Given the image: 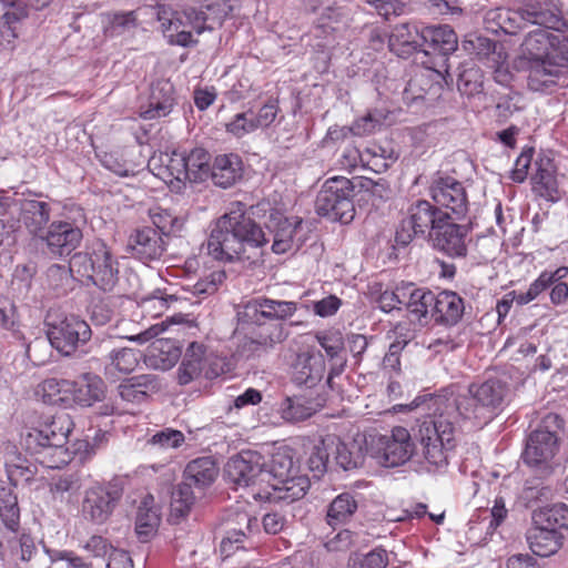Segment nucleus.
I'll return each instance as SVG.
<instances>
[{
    "label": "nucleus",
    "instance_id": "f257e3e1",
    "mask_svg": "<svg viewBox=\"0 0 568 568\" xmlns=\"http://www.w3.org/2000/svg\"><path fill=\"white\" fill-rule=\"evenodd\" d=\"M508 394L507 383L490 376L473 383L466 395H456L452 388L439 394H425L412 402L423 420L418 424L417 438L422 446L426 469L443 471L448 466V455L455 447L456 427L462 422L481 426L494 418Z\"/></svg>",
    "mask_w": 568,
    "mask_h": 568
},
{
    "label": "nucleus",
    "instance_id": "f03ea898",
    "mask_svg": "<svg viewBox=\"0 0 568 568\" xmlns=\"http://www.w3.org/2000/svg\"><path fill=\"white\" fill-rule=\"evenodd\" d=\"M520 51L527 61L528 88L550 91L568 70V31L536 28L525 37Z\"/></svg>",
    "mask_w": 568,
    "mask_h": 568
},
{
    "label": "nucleus",
    "instance_id": "7ed1b4c3",
    "mask_svg": "<svg viewBox=\"0 0 568 568\" xmlns=\"http://www.w3.org/2000/svg\"><path fill=\"white\" fill-rule=\"evenodd\" d=\"M268 241L261 225L239 206L215 221L207 239V253L220 262L251 260Z\"/></svg>",
    "mask_w": 568,
    "mask_h": 568
},
{
    "label": "nucleus",
    "instance_id": "20e7f679",
    "mask_svg": "<svg viewBox=\"0 0 568 568\" xmlns=\"http://www.w3.org/2000/svg\"><path fill=\"white\" fill-rule=\"evenodd\" d=\"M73 427L72 417L68 413H59L38 426L26 427L21 444L43 467L61 468L71 460L65 445Z\"/></svg>",
    "mask_w": 568,
    "mask_h": 568
},
{
    "label": "nucleus",
    "instance_id": "39448f33",
    "mask_svg": "<svg viewBox=\"0 0 568 568\" xmlns=\"http://www.w3.org/2000/svg\"><path fill=\"white\" fill-rule=\"evenodd\" d=\"M69 274L101 291L111 292L119 281V261L106 244L99 241L92 244L90 251L75 253L68 268L54 264L48 270L49 277L68 280Z\"/></svg>",
    "mask_w": 568,
    "mask_h": 568
},
{
    "label": "nucleus",
    "instance_id": "423d86ee",
    "mask_svg": "<svg viewBox=\"0 0 568 568\" xmlns=\"http://www.w3.org/2000/svg\"><path fill=\"white\" fill-rule=\"evenodd\" d=\"M354 184L345 176H332L327 179L317 194L315 206L321 216L334 221L348 223L353 220L354 209Z\"/></svg>",
    "mask_w": 568,
    "mask_h": 568
},
{
    "label": "nucleus",
    "instance_id": "0eeeda50",
    "mask_svg": "<svg viewBox=\"0 0 568 568\" xmlns=\"http://www.w3.org/2000/svg\"><path fill=\"white\" fill-rule=\"evenodd\" d=\"M448 214L426 200H417L409 205L406 217L396 231V243L407 245L415 236H424L430 232L434 235L439 225L446 222Z\"/></svg>",
    "mask_w": 568,
    "mask_h": 568
},
{
    "label": "nucleus",
    "instance_id": "6e6552de",
    "mask_svg": "<svg viewBox=\"0 0 568 568\" xmlns=\"http://www.w3.org/2000/svg\"><path fill=\"white\" fill-rule=\"evenodd\" d=\"M47 338L51 346L64 356L72 355L85 345L92 335L89 324L77 315H64L45 322Z\"/></svg>",
    "mask_w": 568,
    "mask_h": 568
},
{
    "label": "nucleus",
    "instance_id": "1a4fd4ad",
    "mask_svg": "<svg viewBox=\"0 0 568 568\" xmlns=\"http://www.w3.org/2000/svg\"><path fill=\"white\" fill-rule=\"evenodd\" d=\"M158 20L164 36L171 44L189 47L193 41L192 31L204 32L206 14L202 10L190 7L182 12H169L164 7L158 10Z\"/></svg>",
    "mask_w": 568,
    "mask_h": 568
},
{
    "label": "nucleus",
    "instance_id": "9d476101",
    "mask_svg": "<svg viewBox=\"0 0 568 568\" xmlns=\"http://www.w3.org/2000/svg\"><path fill=\"white\" fill-rule=\"evenodd\" d=\"M265 458L257 452L243 450L231 457L225 465V477L237 487H251L252 495L263 491L264 481L270 477L264 473Z\"/></svg>",
    "mask_w": 568,
    "mask_h": 568
},
{
    "label": "nucleus",
    "instance_id": "9b49d317",
    "mask_svg": "<svg viewBox=\"0 0 568 568\" xmlns=\"http://www.w3.org/2000/svg\"><path fill=\"white\" fill-rule=\"evenodd\" d=\"M373 455L385 467H397L408 462L415 450V445L407 428L396 426L390 435H379L373 438Z\"/></svg>",
    "mask_w": 568,
    "mask_h": 568
},
{
    "label": "nucleus",
    "instance_id": "f8f14e48",
    "mask_svg": "<svg viewBox=\"0 0 568 568\" xmlns=\"http://www.w3.org/2000/svg\"><path fill=\"white\" fill-rule=\"evenodd\" d=\"M418 63L422 68L415 72L403 90V99L407 104L424 99L426 94H430L433 99L439 97L446 84L443 59L430 63L420 60Z\"/></svg>",
    "mask_w": 568,
    "mask_h": 568
},
{
    "label": "nucleus",
    "instance_id": "ddd939ff",
    "mask_svg": "<svg viewBox=\"0 0 568 568\" xmlns=\"http://www.w3.org/2000/svg\"><path fill=\"white\" fill-rule=\"evenodd\" d=\"M557 450L558 439L556 434L544 426H539L528 436L523 459L529 467L546 475L552 469Z\"/></svg>",
    "mask_w": 568,
    "mask_h": 568
},
{
    "label": "nucleus",
    "instance_id": "4468645a",
    "mask_svg": "<svg viewBox=\"0 0 568 568\" xmlns=\"http://www.w3.org/2000/svg\"><path fill=\"white\" fill-rule=\"evenodd\" d=\"M265 225L273 235L272 251L275 254L296 251L304 243L303 220L301 217H287L278 211H273L270 213Z\"/></svg>",
    "mask_w": 568,
    "mask_h": 568
},
{
    "label": "nucleus",
    "instance_id": "2eb2a0df",
    "mask_svg": "<svg viewBox=\"0 0 568 568\" xmlns=\"http://www.w3.org/2000/svg\"><path fill=\"white\" fill-rule=\"evenodd\" d=\"M429 193L434 202L446 212H450L454 219L465 216L468 210L466 190L462 182L453 176H439L430 185Z\"/></svg>",
    "mask_w": 568,
    "mask_h": 568
},
{
    "label": "nucleus",
    "instance_id": "dca6fc26",
    "mask_svg": "<svg viewBox=\"0 0 568 568\" xmlns=\"http://www.w3.org/2000/svg\"><path fill=\"white\" fill-rule=\"evenodd\" d=\"M278 110L277 102L270 100L257 111L250 109L235 114L225 124V131L236 139H242L257 130L267 129L275 121Z\"/></svg>",
    "mask_w": 568,
    "mask_h": 568
},
{
    "label": "nucleus",
    "instance_id": "f3484780",
    "mask_svg": "<svg viewBox=\"0 0 568 568\" xmlns=\"http://www.w3.org/2000/svg\"><path fill=\"white\" fill-rule=\"evenodd\" d=\"M458 40L455 31L447 24L429 26L424 28L423 50H428L430 62H439L443 59V73H448L447 57L457 49Z\"/></svg>",
    "mask_w": 568,
    "mask_h": 568
},
{
    "label": "nucleus",
    "instance_id": "a211bd4d",
    "mask_svg": "<svg viewBox=\"0 0 568 568\" xmlns=\"http://www.w3.org/2000/svg\"><path fill=\"white\" fill-rule=\"evenodd\" d=\"M521 9L526 24L542 26L556 32L568 31V19L558 0H527Z\"/></svg>",
    "mask_w": 568,
    "mask_h": 568
},
{
    "label": "nucleus",
    "instance_id": "6ab92c4d",
    "mask_svg": "<svg viewBox=\"0 0 568 568\" xmlns=\"http://www.w3.org/2000/svg\"><path fill=\"white\" fill-rule=\"evenodd\" d=\"M424 28L419 30L416 24L405 22L394 27L388 39L392 52L400 58L415 54V62L428 58V50H423Z\"/></svg>",
    "mask_w": 568,
    "mask_h": 568
},
{
    "label": "nucleus",
    "instance_id": "aec40b11",
    "mask_svg": "<svg viewBox=\"0 0 568 568\" xmlns=\"http://www.w3.org/2000/svg\"><path fill=\"white\" fill-rule=\"evenodd\" d=\"M452 215H447L446 222H443L433 235L435 246L453 258L466 257L468 245L471 242L469 231L465 225L454 222Z\"/></svg>",
    "mask_w": 568,
    "mask_h": 568
},
{
    "label": "nucleus",
    "instance_id": "412c9836",
    "mask_svg": "<svg viewBox=\"0 0 568 568\" xmlns=\"http://www.w3.org/2000/svg\"><path fill=\"white\" fill-rule=\"evenodd\" d=\"M508 510L503 498H496L491 509L481 510L468 521L466 536L473 545H484L496 528L506 519Z\"/></svg>",
    "mask_w": 568,
    "mask_h": 568
},
{
    "label": "nucleus",
    "instance_id": "4be33fe9",
    "mask_svg": "<svg viewBox=\"0 0 568 568\" xmlns=\"http://www.w3.org/2000/svg\"><path fill=\"white\" fill-rule=\"evenodd\" d=\"M120 495L103 485H94L85 491L82 513L94 524H103L111 515Z\"/></svg>",
    "mask_w": 568,
    "mask_h": 568
},
{
    "label": "nucleus",
    "instance_id": "5701e85b",
    "mask_svg": "<svg viewBox=\"0 0 568 568\" xmlns=\"http://www.w3.org/2000/svg\"><path fill=\"white\" fill-rule=\"evenodd\" d=\"M40 239L45 241L52 254L63 256L71 254L79 246L82 231L71 222L54 221Z\"/></svg>",
    "mask_w": 568,
    "mask_h": 568
},
{
    "label": "nucleus",
    "instance_id": "b1692460",
    "mask_svg": "<svg viewBox=\"0 0 568 568\" xmlns=\"http://www.w3.org/2000/svg\"><path fill=\"white\" fill-rule=\"evenodd\" d=\"M325 372L324 356L314 348L298 353L293 363V381L308 388L316 386L323 379Z\"/></svg>",
    "mask_w": 568,
    "mask_h": 568
},
{
    "label": "nucleus",
    "instance_id": "393cba45",
    "mask_svg": "<svg viewBox=\"0 0 568 568\" xmlns=\"http://www.w3.org/2000/svg\"><path fill=\"white\" fill-rule=\"evenodd\" d=\"M532 192L549 202L560 199V191L556 178V166L547 156L535 161V173L531 176Z\"/></svg>",
    "mask_w": 568,
    "mask_h": 568
},
{
    "label": "nucleus",
    "instance_id": "a878e982",
    "mask_svg": "<svg viewBox=\"0 0 568 568\" xmlns=\"http://www.w3.org/2000/svg\"><path fill=\"white\" fill-rule=\"evenodd\" d=\"M175 104L174 87L169 80H159L151 87V94L146 108L141 109L140 115L144 120H153L169 115Z\"/></svg>",
    "mask_w": 568,
    "mask_h": 568
},
{
    "label": "nucleus",
    "instance_id": "bb28decb",
    "mask_svg": "<svg viewBox=\"0 0 568 568\" xmlns=\"http://www.w3.org/2000/svg\"><path fill=\"white\" fill-rule=\"evenodd\" d=\"M150 166L156 170V175L165 182L187 180V164L184 160V151L160 152L151 158Z\"/></svg>",
    "mask_w": 568,
    "mask_h": 568
},
{
    "label": "nucleus",
    "instance_id": "cd10ccee",
    "mask_svg": "<svg viewBox=\"0 0 568 568\" xmlns=\"http://www.w3.org/2000/svg\"><path fill=\"white\" fill-rule=\"evenodd\" d=\"M133 254L143 262L159 260L164 250L162 235L152 227H142L130 237Z\"/></svg>",
    "mask_w": 568,
    "mask_h": 568
},
{
    "label": "nucleus",
    "instance_id": "c85d7f7f",
    "mask_svg": "<svg viewBox=\"0 0 568 568\" xmlns=\"http://www.w3.org/2000/svg\"><path fill=\"white\" fill-rule=\"evenodd\" d=\"M73 385L74 406L90 407L105 396V384L97 374H81L73 381Z\"/></svg>",
    "mask_w": 568,
    "mask_h": 568
},
{
    "label": "nucleus",
    "instance_id": "c756f323",
    "mask_svg": "<svg viewBox=\"0 0 568 568\" xmlns=\"http://www.w3.org/2000/svg\"><path fill=\"white\" fill-rule=\"evenodd\" d=\"M20 221L34 236L42 235L44 226L50 220V205L47 202L34 199H24L19 201Z\"/></svg>",
    "mask_w": 568,
    "mask_h": 568
},
{
    "label": "nucleus",
    "instance_id": "7c9ffc66",
    "mask_svg": "<svg viewBox=\"0 0 568 568\" xmlns=\"http://www.w3.org/2000/svg\"><path fill=\"white\" fill-rule=\"evenodd\" d=\"M463 298L453 291H443L435 295L433 316L436 323L455 325L464 314Z\"/></svg>",
    "mask_w": 568,
    "mask_h": 568
},
{
    "label": "nucleus",
    "instance_id": "2f4dec72",
    "mask_svg": "<svg viewBox=\"0 0 568 568\" xmlns=\"http://www.w3.org/2000/svg\"><path fill=\"white\" fill-rule=\"evenodd\" d=\"M484 22L487 30L495 33L503 31L507 34H515L518 30L526 26L523 9H490L486 11L484 16Z\"/></svg>",
    "mask_w": 568,
    "mask_h": 568
},
{
    "label": "nucleus",
    "instance_id": "473e14b6",
    "mask_svg": "<svg viewBox=\"0 0 568 568\" xmlns=\"http://www.w3.org/2000/svg\"><path fill=\"white\" fill-rule=\"evenodd\" d=\"M73 381L51 377L39 385V393L44 403L57 405L63 408L74 407Z\"/></svg>",
    "mask_w": 568,
    "mask_h": 568
},
{
    "label": "nucleus",
    "instance_id": "72a5a7b5",
    "mask_svg": "<svg viewBox=\"0 0 568 568\" xmlns=\"http://www.w3.org/2000/svg\"><path fill=\"white\" fill-rule=\"evenodd\" d=\"M210 172L214 184L227 189L241 179L243 172L242 160L233 153L217 155Z\"/></svg>",
    "mask_w": 568,
    "mask_h": 568
},
{
    "label": "nucleus",
    "instance_id": "f704fd0d",
    "mask_svg": "<svg viewBox=\"0 0 568 568\" xmlns=\"http://www.w3.org/2000/svg\"><path fill=\"white\" fill-rule=\"evenodd\" d=\"M160 385L156 376L153 374H144L124 379L119 385V395L125 402L140 404L146 397L158 392Z\"/></svg>",
    "mask_w": 568,
    "mask_h": 568
},
{
    "label": "nucleus",
    "instance_id": "c9c22d12",
    "mask_svg": "<svg viewBox=\"0 0 568 568\" xmlns=\"http://www.w3.org/2000/svg\"><path fill=\"white\" fill-rule=\"evenodd\" d=\"M527 542L530 550L539 557H549L556 554L562 546V534L534 525L527 531Z\"/></svg>",
    "mask_w": 568,
    "mask_h": 568
},
{
    "label": "nucleus",
    "instance_id": "e433bc0d",
    "mask_svg": "<svg viewBox=\"0 0 568 568\" xmlns=\"http://www.w3.org/2000/svg\"><path fill=\"white\" fill-rule=\"evenodd\" d=\"M386 158L384 154L377 153V150L374 149H367L364 152H361L356 146L354 145H347L339 159H338V166L342 170L353 172L358 166H372L374 168H386L388 164L385 161Z\"/></svg>",
    "mask_w": 568,
    "mask_h": 568
},
{
    "label": "nucleus",
    "instance_id": "4c0bfd02",
    "mask_svg": "<svg viewBox=\"0 0 568 568\" xmlns=\"http://www.w3.org/2000/svg\"><path fill=\"white\" fill-rule=\"evenodd\" d=\"M294 471L293 459L284 452H276L272 455L270 464L264 466V473H268L270 477L264 481L263 491L257 490L254 493L256 500H271L272 491L270 488L272 484L282 480Z\"/></svg>",
    "mask_w": 568,
    "mask_h": 568
},
{
    "label": "nucleus",
    "instance_id": "58836bf2",
    "mask_svg": "<svg viewBox=\"0 0 568 568\" xmlns=\"http://www.w3.org/2000/svg\"><path fill=\"white\" fill-rule=\"evenodd\" d=\"M185 298L173 285L164 288H156L151 294L143 296L138 306L142 315L151 318L161 316L173 303Z\"/></svg>",
    "mask_w": 568,
    "mask_h": 568
},
{
    "label": "nucleus",
    "instance_id": "ea45409f",
    "mask_svg": "<svg viewBox=\"0 0 568 568\" xmlns=\"http://www.w3.org/2000/svg\"><path fill=\"white\" fill-rule=\"evenodd\" d=\"M205 355L206 349L203 344L193 342L189 345L178 373V379L181 385H186L193 379L204 377Z\"/></svg>",
    "mask_w": 568,
    "mask_h": 568
},
{
    "label": "nucleus",
    "instance_id": "a19ab883",
    "mask_svg": "<svg viewBox=\"0 0 568 568\" xmlns=\"http://www.w3.org/2000/svg\"><path fill=\"white\" fill-rule=\"evenodd\" d=\"M404 290L406 295L404 305L416 320L420 321L428 315L433 316L435 293L424 287H417L414 283H404Z\"/></svg>",
    "mask_w": 568,
    "mask_h": 568
},
{
    "label": "nucleus",
    "instance_id": "79ce46f5",
    "mask_svg": "<svg viewBox=\"0 0 568 568\" xmlns=\"http://www.w3.org/2000/svg\"><path fill=\"white\" fill-rule=\"evenodd\" d=\"M9 479H0V519L3 526L11 532H18L20 527V508L18 498Z\"/></svg>",
    "mask_w": 568,
    "mask_h": 568
},
{
    "label": "nucleus",
    "instance_id": "37998d69",
    "mask_svg": "<svg viewBox=\"0 0 568 568\" xmlns=\"http://www.w3.org/2000/svg\"><path fill=\"white\" fill-rule=\"evenodd\" d=\"M159 523L160 516L155 507L154 498L151 495H146L138 508L135 518V531L139 539L143 542L149 541L155 534Z\"/></svg>",
    "mask_w": 568,
    "mask_h": 568
},
{
    "label": "nucleus",
    "instance_id": "c03bdc74",
    "mask_svg": "<svg viewBox=\"0 0 568 568\" xmlns=\"http://www.w3.org/2000/svg\"><path fill=\"white\" fill-rule=\"evenodd\" d=\"M310 488V479L304 475H293L285 477L272 484L270 490L272 491L271 499H282L286 501H294L303 498Z\"/></svg>",
    "mask_w": 568,
    "mask_h": 568
},
{
    "label": "nucleus",
    "instance_id": "a18cd8bd",
    "mask_svg": "<svg viewBox=\"0 0 568 568\" xmlns=\"http://www.w3.org/2000/svg\"><path fill=\"white\" fill-rule=\"evenodd\" d=\"M217 467L212 457H200L191 460L184 469V481L190 487H205L211 485L217 476Z\"/></svg>",
    "mask_w": 568,
    "mask_h": 568
},
{
    "label": "nucleus",
    "instance_id": "49530a36",
    "mask_svg": "<svg viewBox=\"0 0 568 568\" xmlns=\"http://www.w3.org/2000/svg\"><path fill=\"white\" fill-rule=\"evenodd\" d=\"M534 525L558 530L568 528V507L562 503L546 505L532 514Z\"/></svg>",
    "mask_w": 568,
    "mask_h": 568
},
{
    "label": "nucleus",
    "instance_id": "de8ad7c7",
    "mask_svg": "<svg viewBox=\"0 0 568 568\" xmlns=\"http://www.w3.org/2000/svg\"><path fill=\"white\" fill-rule=\"evenodd\" d=\"M4 467L7 477L11 484L29 481L33 477V470L31 469L29 462L17 452L16 446H9L7 448Z\"/></svg>",
    "mask_w": 568,
    "mask_h": 568
},
{
    "label": "nucleus",
    "instance_id": "09e8293b",
    "mask_svg": "<svg viewBox=\"0 0 568 568\" xmlns=\"http://www.w3.org/2000/svg\"><path fill=\"white\" fill-rule=\"evenodd\" d=\"M102 24L106 37H118L136 27L138 16L134 10L108 12L102 17Z\"/></svg>",
    "mask_w": 568,
    "mask_h": 568
},
{
    "label": "nucleus",
    "instance_id": "8fccbe9b",
    "mask_svg": "<svg viewBox=\"0 0 568 568\" xmlns=\"http://www.w3.org/2000/svg\"><path fill=\"white\" fill-rule=\"evenodd\" d=\"M195 496L190 487V483H181L172 491L170 504V521L178 524L185 518L192 506L194 505Z\"/></svg>",
    "mask_w": 568,
    "mask_h": 568
},
{
    "label": "nucleus",
    "instance_id": "3c124183",
    "mask_svg": "<svg viewBox=\"0 0 568 568\" xmlns=\"http://www.w3.org/2000/svg\"><path fill=\"white\" fill-rule=\"evenodd\" d=\"M225 278L226 274L223 270H212L204 273L196 282L182 285V291L190 292L199 298H205L216 293Z\"/></svg>",
    "mask_w": 568,
    "mask_h": 568
},
{
    "label": "nucleus",
    "instance_id": "603ef678",
    "mask_svg": "<svg viewBox=\"0 0 568 568\" xmlns=\"http://www.w3.org/2000/svg\"><path fill=\"white\" fill-rule=\"evenodd\" d=\"M357 509V501L349 493L336 496L327 509V523L331 526L344 524Z\"/></svg>",
    "mask_w": 568,
    "mask_h": 568
},
{
    "label": "nucleus",
    "instance_id": "864d4df0",
    "mask_svg": "<svg viewBox=\"0 0 568 568\" xmlns=\"http://www.w3.org/2000/svg\"><path fill=\"white\" fill-rule=\"evenodd\" d=\"M331 447L336 464L344 470L357 468L362 464L363 456L355 443L346 444L335 437H331Z\"/></svg>",
    "mask_w": 568,
    "mask_h": 568
},
{
    "label": "nucleus",
    "instance_id": "5fc2aeb1",
    "mask_svg": "<svg viewBox=\"0 0 568 568\" xmlns=\"http://www.w3.org/2000/svg\"><path fill=\"white\" fill-rule=\"evenodd\" d=\"M109 365L106 366V373L112 374L119 372L122 374L132 373L139 365V352L133 348L122 347L114 348L109 354Z\"/></svg>",
    "mask_w": 568,
    "mask_h": 568
},
{
    "label": "nucleus",
    "instance_id": "6e6d98bb",
    "mask_svg": "<svg viewBox=\"0 0 568 568\" xmlns=\"http://www.w3.org/2000/svg\"><path fill=\"white\" fill-rule=\"evenodd\" d=\"M184 160L187 164V180H202L210 172V153L202 148H194L189 153L184 151Z\"/></svg>",
    "mask_w": 568,
    "mask_h": 568
},
{
    "label": "nucleus",
    "instance_id": "4d7b16f0",
    "mask_svg": "<svg viewBox=\"0 0 568 568\" xmlns=\"http://www.w3.org/2000/svg\"><path fill=\"white\" fill-rule=\"evenodd\" d=\"M149 216L161 235H170L180 231L183 226L182 220L174 216L169 210L160 206L150 209Z\"/></svg>",
    "mask_w": 568,
    "mask_h": 568
},
{
    "label": "nucleus",
    "instance_id": "13d9d810",
    "mask_svg": "<svg viewBox=\"0 0 568 568\" xmlns=\"http://www.w3.org/2000/svg\"><path fill=\"white\" fill-rule=\"evenodd\" d=\"M331 453V437L321 439L314 445L308 457V468L314 477L320 478L326 471Z\"/></svg>",
    "mask_w": 568,
    "mask_h": 568
},
{
    "label": "nucleus",
    "instance_id": "bf43d9fd",
    "mask_svg": "<svg viewBox=\"0 0 568 568\" xmlns=\"http://www.w3.org/2000/svg\"><path fill=\"white\" fill-rule=\"evenodd\" d=\"M457 87L463 95L476 97L483 92V74L478 68L471 67L460 72Z\"/></svg>",
    "mask_w": 568,
    "mask_h": 568
},
{
    "label": "nucleus",
    "instance_id": "052dcab7",
    "mask_svg": "<svg viewBox=\"0 0 568 568\" xmlns=\"http://www.w3.org/2000/svg\"><path fill=\"white\" fill-rule=\"evenodd\" d=\"M264 320H285L296 312V303L260 297Z\"/></svg>",
    "mask_w": 568,
    "mask_h": 568
},
{
    "label": "nucleus",
    "instance_id": "680f3d73",
    "mask_svg": "<svg viewBox=\"0 0 568 568\" xmlns=\"http://www.w3.org/2000/svg\"><path fill=\"white\" fill-rule=\"evenodd\" d=\"M184 440L185 437L182 432L173 428H164L152 435L149 438L148 444L161 449H169L180 447Z\"/></svg>",
    "mask_w": 568,
    "mask_h": 568
},
{
    "label": "nucleus",
    "instance_id": "e2e57ef3",
    "mask_svg": "<svg viewBox=\"0 0 568 568\" xmlns=\"http://www.w3.org/2000/svg\"><path fill=\"white\" fill-rule=\"evenodd\" d=\"M282 417L288 422H300L312 415V408L304 405L298 397L286 398L281 405Z\"/></svg>",
    "mask_w": 568,
    "mask_h": 568
},
{
    "label": "nucleus",
    "instance_id": "0e129e2a",
    "mask_svg": "<svg viewBox=\"0 0 568 568\" xmlns=\"http://www.w3.org/2000/svg\"><path fill=\"white\" fill-rule=\"evenodd\" d=\"M78 489L77 480H74L72 476H61L53 479L50 484V493L53 499L61 503H69Z\"/></svg>",
    "mask_w": 568,
    "mask_h": 568
},
{
    "label": "nucleus",
    "instance_id": "69168bd1",
    "mask_svg": "<svg viewBox=\"0 0 568 568\" xmlns=\"http://www.w3.org/2000/svg\"><path fill=\"white\" fill-rule=\"evenodd\" d=\"M239 322L262 325L265 323L260 297L243 303L237 311Z\"/></svg>",
    "mask_w": 568,
    "mask_h": 568
},
{
    "label": "nucleus",
    "instance_id": "338daca9",
    "mask_svg": "<svg viewBox=\"0 0 568 568\" xmlns=\"http://www.w3.org/2000/svg\"><path fill=\"white\" fill-rule=\"evenodd\" d=\"M406 301L404 283L402 285L396 286L394 291H385L383 292L376 303L377 307L385 312L389 313L394 310H399L404 302Z\"/></svg>",
    "mask_w": 568,
    "mask_h": 568
},
{
    "label": "nucleus",
    "instance_id": "774afa93",
    "mask_svg": "<svg viewBox=\"0 0 568 568\" xmlns=\"http://www.w3.org/2000/svg\"><path fill=\"white\" fill-rule=\"evenodd\" d=\"M387 564V551L383 548H374L369 552L358 557L354 561V568H385Z\"/></svg>",
    "mask_w": 568,
    "mask_h": 568
}]
</instances>
